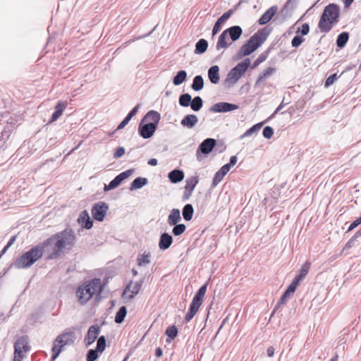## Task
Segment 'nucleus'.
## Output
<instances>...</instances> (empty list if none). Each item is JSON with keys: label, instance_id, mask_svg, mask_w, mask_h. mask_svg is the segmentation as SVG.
Masks as SVG:
<instances>
[{"label": "nucleus", "instance_id": "obj_46", "mask_svg": "<svg viewBox=\"0 0 361 361\" xmlns=\"http://www.w3.org/2000/svg\"><path fill=\"white\" fill-rule=\"evenodd\" d=\"M134 172H135V169H129L126 171H124L120 173L116 177L117 179H118L119 182L121 184L123 180H125L126 179L129 178L130 176H132Z\"/></svg>", "mask_w": 361, "mask_h": 361}, {"label": "nucleus", "instance_id": "obj_53", "mask_svg": "<svg viewBox=\"0 0 361 361\" xmlns=\"http://www.w3.org/2000/svg\"><path fill=\"white\" fill-rule=\"evenodd\" d=\"M66 337H68L69 338H76V335L72 329H68L63 333L58 335L55 338H66Z\"/></svg>", "mask_w": 361, "mask_h": 361}, {"label": "nucleus", "instance_id": "obj_5", "mask_svg": "<svg viewBox=\"0 0 361 361\" xmlns=\"http://www.w3.org/2000/svg\"><path fill=\"white\" fill-rule=\"evenodd\" d=\"M242 35L243 29L240 25H233L225 29L218 37L216 50L228 49L233 42L239 39Z\"/></svg>", "mask_w": 361, "mask_h": 361}, {"label": "nucleus", "instance_id": "obj_33", "mask_svg": "<svg viewBox=\"0 0 361 361\" xmlns=\"http://www.w3.org/2000/svg\"><path fill=\"white\" fill-rule=\"evenodd\" d=\"M194 214V207L192 204H185L182 209L183 218L185 221L192 220Z\"/></svg>", "mask_w": 361, "mask_h": 361}, {"label": "nucleus", "instance_id": "obj_23", "mask_svg": "<svg viewBox=\"0 0 361 361\" xmlns=\"http://www.w3.org/2000/svg\"><path fill=\"white\" fill-rule=\"evenodd\" d=\"M220 68L217 65H213L207 71L208 78L212 84L216 85L220 81Z\"/></svg>", "mask_w": 361, "mask_h": 361}, {"label": "nucleus", "instance_id": "obj_42", "mask_svg": "<svg viewBox=\"0 0 361 361\" xmlns=\"http://www.w3.org/2000/svg\"><path fill=\"white\" fill-rule=\"evenodd\" d=\"M204 102L200 96H195L192 98V102L190 105V107L193 111H199L203 106Z\"/></svg>", "mask_w": 361, "mask_h": 361}, {"label": "nucleus", "instance_id": "obj_24", "mask_svg": "<svg viewBox=\"0 0 361 361\" xmlns=\"http://www.w3.org/2000/svg\"><path fill=\"white\" fill-rule=\"evenodd\" d=\"M142 120L145 121L150 120L151 121H149L148 123L154 124V126L158 128V125L161 120V114L157 111L149 110L145 114Z\"/></svg>", "mask_w": 361, "mask_h": 361}, {"label": "nucleus", "instance_id": "obj_36", "mask_svg": "<svg viewBox=\"0 0 361 361\" xmlns=\"http://www.w3.org/2000/svg\"><path fill=\"white\" fill-rule=\"evenodd\" d=\"M151 253L149 252H144L139 254L137 257V264L139 267H143L151 262Z\"/></svg>", "mask_w": 361, "mask_h": 361}, {"label": "nucleus", "instance_id": "obj_6", "mask_svg": "<svg viewBox=\"0 0 361 361\" xmlns=\"http://www.w3.org/2000/svg\"><path fill=\"white\" fill-rule=\"evenodd\" d=\"M208 286V281L202 285L195 292L190 304L187 313L183 319L184 323H188L195 316L202 305Z\"/></svg>", "mask_w": 361, "mask_h": 361}, {"label": "nucleus", "instance_id": "obj_31", "mask_svg": "<svg viewBox=\"0 0 361 361\" xmlns=\"http://www.w3.org/2000/svg\"><path fill=\"white\" fill-rule=\"evenodd\" d=\"M100 332V327L97 324L91 325L87 331V333L84 338H106L104 336H99Z\"/></svg>", "mask_w": 361, "mask_h": 361}, {"label": "nucleus", "instance_id": "obj_26", "mask_svg": "<svg viewBox=\"0 0 361 361\" xmlns=\"http://www.w3.org/2000/svg\"><path fill=\"white\" fill-rule=\"evenodd\" d=\"M185 175L183 170L175 169L168 173V178L171 183H178L184 179Z\"/></svg>", "mask_w": 361, "mask_h": 361}, {"label": "nucleus", "instance_id": "obj_63", "mask_svg": "<svg viewBox=\"0 0 361 361\" xmlns=\"http://www.w3.org/2000/svg\"><path fill=\"white\" fill-rule=\"evenodd\" d=\"M286 105V104L283 102V100L282 102L278 106V107L275 109V111L273 112V114L267 118L268 121L270 119H272L275 117V116L283 108V106Z\"/></svg>", "mask_w": 361, "mask_h": 361}, {"label": "nucleus", "instance_id": "obj_39", "mask_svg": "<svg viewBox=\"0 0 361 361\" xmlns=\"http://www.w3.org/2000/svg\"><path fill=\"white\" fill-rule=\"evenodd\" d=\"M127 314V307L124 305L119 307L118 310L116 312L115 317H114V322L116 324H121L126 317Z\"/></svg>", "mask_w": 361, "mask_h": 361}, {"label": "nucleus", "instance_id": "obj_40", "mask_svg": "<svg viewBox=\"0 0 361 361\" xmlns=\"http://www.w3.org/2000/svg\"><path fill=\"white\" fill-rule=\"evenodd\" d=\"M192 102V96L189 93H183L179 96L178 103L183 107H188Z\"/></svg>", "mask_w": 361, "mask_h": 361}, {"label": "nucleus", "instance_id": "obj_55", "mask_svg": "<svg viewBox=\"0 0 361 361\" xmlns=\"http://www.w3.org/2000/svg\"><path fill=\"white\" fill-rule=\"evenodd\" d=\"M106 286V283L102 282L99 288L97 290L96 293L94 294V302L99 303L102 300V293L104 291Z\"/></svg>", "mask_w": 361, "mask_h": 361}, {"label": "nucleus", "instance_id": "obj_10", "mask_svg": "<svg viewBox=\"0 0 361 361\" xmlns=\"http://www.w3.org/2000/svg\"><path fill=\"white\" fill-rule=\"evenodd\" d=\"M157 130V128L154 124H151L142 119L138 124L137 132L139 135L143 139L152 137Z\"/></svg>", "mask_w": 361, "mask_h": 361}, {"label": "nucleus", "instance_id": "obj_48", "mask_svg": "<svg viewBox=\"0 0 361 361\" xmlns=\"http://www.w3.org/2000/svg\"><path fill=\"white\" fill-rule=\"evenodd\" d=\"M167 338H176L178 334V329L175 325L169 326L165 332Z\"/></svg>", "mask_w": 361, "mask_h": 361}, {"label": "nucleus", "instance_id": "obj_17", "mask_svg": "<svg viewBox=\"0 0 361 361\" xmlns=\"http://www.w3.org/2000/svg\"><path fill=\"white\" fill-rule=\"evenodd\" d=\"M77 222L79 225H80L81 228L78 230V232L80 231V230L85 228V229H91L93 227V220L91 219L90 214L85 209L82 211L79 216L77 219Z\"/></svg>", "mask_w": 361, "mask_h": 361}, {"label": "nucleus", "instance_id": "obj_16", "mask_svg": "<svg viewBox=\"0 0 361 361\" xmlns=\"http://www.w3.org/2000/svg\"><path fill=\"white\" fill-rule=\"evenodd\" d=\"M295 8L291 5L284 4L283 7L281 8L277 16L275 17L274 21H278L279 23H283L288 18H290Z\"/></svg>", "mask_w": 361, "mask_h": 361}, {"label": "nucleus", "instance_id": "obj_37", "mask_svg": "<svg viewBox=\"0 0 361 361\" xmlns=\"http://www.w3.org/2000/svg\"><path fill=\"white\" fill-rule=\"evenodd\" d=\"M187 78V72L185 70L178 71L173 78V83L175 86L181 85Z\"/></svg>", "mask_w": 361, "mask_h": 361}, {"label": "nucleus", "instance_id": "obj_49", "mask_svg": "<svg viewBox=\"0 0 361 361\" xmlns=\"http://www.w3.org/2000/svg\"><path fill=\"white\" fill-rule=\"evenodd\" d=\"M341 75H338L336 73L329 75L324 81V87L329 88L340 78Z\"/></svg>", "mask_w": 361, "mask_h": 361}, {"label": "nucleus", "instance_id": "obj_25", "mask_svg": "<svg viewBox=\"0 0 361 361\" xmlns=\"http://www.w3.org/2000/svg\"><path fill=\"white\" fill-rule=\"evenodd\" d=\"M198 123V118L195 114H187L180 121V125L186 128L191 129Z\"/></svg>", "mask_w": 361, "mask_h": 361}, {"label": "nucleus", "instance_id": "obj_19", "mask_svg": "<svg viewBox=\"0 0 361 361\" xmlns=\"http://www.w3.org/2000/svg\"><path fill=\"white\" fill-rule=\"evenodd\" d=\"M30 350L27 340H16L14 343V355L15 357L23 358L24 353H27Z\"/></svg>", "mask_w": 361, "mask_h": 361}, {"label": "nucleus", "instance_id": "obj_64", "mask_svg": "<svg viewBox=\"0 0 361 361\" xmlns=\"http://www.w3.org/2000/svg\"><path fill=\"white\" fill-rule=\"evenodd\" d=\"M192 192L193 191H190L188 189H184V192H183V194L182 198H181L182 201L183 202L188 201L190 199V197H191Z\"/></svg>", "mask_w": 361, "mask_h": 361}, {"label": "nucleus", "instance_id": "obj_12", "mask_svg": "<svg viewBox=\"0 0 361 361\" xmlns=\"http://www.w3.org/2000/svg\"><path fill=\"white\" fill-rule=\"evenodd\" d=\"M239 109V105L227 102H220L213 104L209 108V111L214 113H227Z\"/></svg>", "mask_w": 361, "mask_h": 361}, {"label": "nucleus", "instance_id": "obj_20", "mask_svg": "<svg viewBox=\"0 0 361 361\" xmlns=\"http://www.w3.org/2000/svg\"><path fill=\"white\" fill-rule=\"evenodd\" d=\"M173 242L172 235L167 232L160 234L158 246L160 250L164 251L168 250Z\"/></svg>", "mask_w": 361, "mask_h": 361}, {"label": "nucleus", "instance_id": "obj_34", "mask_svg": "<svg viewBox=\"0 0 361 361\" xmlns=\"http://www.w3.org/2000/svg\"><path fill=\"white\" fill-rule=\"evenodd\" d=\"M204 81L202 75H197L192 79L191 88L195 91L199 92L204 88Z\"/></svg>", "mask_w": 361, "mask_h": 361}, {"label": "nucleus", "instance_id": "obj_57", "mask_svg": "<svg viewBox=\"0 0 361 361\" xmlns=\"http://www.w3.org/2000/svg\"><path fill=\"white\" fill-rule=\"evenodd\" d=\"M126 152V149L123 147H117L115 150H114V154H113V157L114 159H119L121 158L122 156L124 155Z\"/></svg>", "mask_w": 361, "mask_h": 361}, {"label": "nucleus", "instance_id": "obj_15", "mask_svg": "<svg viewBox=\"0 0 361 361\" xmlns=\"http://www.w3.org/2000/svg\"><path fill=\"white\" fill-rule=\"evenodd\" d=\"M278 6L276 5L269 7L257 20L259 25H265L269 23L275 16H277Z\"/></svg>", "mask_w": 361, "mask_h": 361}, {"label": "nucleus", "instance_id": "obj_56", "mask_svg": "<svg viewBox=\"0 0 361 361\" xmlns=\"http://www.w3.org/2000/svg\"><path fill=\"white\" fill-rule=\"evenodd\" d=\"M274 133V130L272 127L269 126H265L262 130V135L264 138L270 139L272 137Z\"/></svg>", "mask_w": 361, "mask_h": 361}, {"label": "nucleus", "instance_id": "obj_54", "mask_svg": "<svg viewBox=\"0 0 361 361\" xmlns=\"http://www.w3.org/2000/svg\"><path fill=\"white\" fill-rule=\"evenodd\" d=\"M43 309L37 310L31 314L29 320L30 321V322H32L33 323L39 322L40 319L43 317Z\"/></svg>", "mask_w": 361, "mask_h": 361}, {"label": "nucleus", "instance_id": "obj_4", "mask_svg": "<svg viewBox=\"0 0 361 361\" xmlns=\"http://www.w3.org/2000/svg\"><path fill=\"white\" fill-rule=\"evenodd\" d=\"M102 283L100 278L94 277L80 284L75 290L78 302L81 305H86L93 298Z\"/></svg>", "mask_w": 361, "mask_h": 361}, {"label": "nucleus", "instance_id": "obj_60", "mask_svg": "<svg viewBox=\"0 0 361 361\" xmlns=\"http://www.w3.org/2000/svg\"><path fill=\"white\" fill-rule=\"evenodd\" d=\"M357 242V240L354 238L353 235L348 240V242L345 243L344 248L345 250H349L352 247H353L355 245V243Z\"/></svg>", "mask_w": 361, "mask_h": 361}, {"label": "nucleus", "instance_id": "obj_13", "mask_svg": "<svg viewBox=\"0 0 361 361\" xmlns=\"http://www.w3.org/2000/svg\"><path fill=\"white\" fill-rule=\"evenodd\" d=\"M73 341L74 340H54L51 348V361H55L60 353L64 350L65 346L73 343Z\"/></svg>", "mask_w": 361, "mask_h": 361}, {"label": "nucleus", "instance_id": "obj_41", "mask_svg": "<svg viewBox=\"0 0 361 361\" xmlns=\"http://www.w3.org/2000/svg\"><path fill=\"white\" fill-rule=\"evenodd\" d=\"M198 183L199 177L197 176H190L185 180L184 189H188L190 191H193Z\"/></svg>", "mask_w": 361, "mask_h": 361}, {"label": "nucleus", "instance_id": "obj_51", "mask_svg": "<svg viewBox=\"0 0 361 361\" xmlns=\"http://www.w3.org/2000/svg\"><path fill=\"white\" fill-rule=\"evenodd\" d=\"M120 185H121V183L119 182L118 179H117L116 177H115L113 180H111L109 183V184L104 185V190L105 192H106V191L114 190V189L116 188L117 187H118Z\"/></svg>", "mask_w": 361, "mask_h": 361}, {"label": "nucleus", "instance_id": "obj_44", "mask_svg": "<svg viewBox=\"0 0 361 361\" xmlns=\"http://www.w3.org/2000/svg\"><path fill=\"white\" fill-rule=\"evenodd\" d=\"M172 226V234L174 236H179L182 235L186 230V226L182 223L173 224Z\"/></svg>", "mask_w": 361, "mask_h": 361}, {"label": "nucleus", "instance_id": "obj_11", "mask_svg": "<svg viewBox=\"0 0 361 361\" xmlns=\"http://www.w3.org/2000/svg\"><path fill=\"white\" fill-rule=\"evenodd\" d=\"M298 287L292 284L291 283L288 286L286 289L283 292L280 298L277 301L275 305L274 310H272L270 317H273L275 312L280 308L281 305H283L286 303L288 299L290 298V295L294 293Z\"/></svg>", "mask_w": 361, "mask_h": 361}, {"label": "nucleus", "instance_id": "obj_45", "mask_svg": "<svg viewBox=\"0 0 361 361\" xmlns=\"http://www.w3.org/2000/svg\"><path fill=\"white\" fill-rule=\"evenodd\" d=\"M134 172H135V169H129L126 171H124L120 173L116 177L117 179H118L119 182L121 184L123 180H125L126 179L129 178L130 176H132Z\"/></svg>", "mask_w": 361, "mask_h": 361}, {"label": "nucleus", "instance_id": "obj_18", "mask_svg": "<svg viewBox=\"0 0 361 361\" xmlns=\"http://www.w3.org/2000/svg\"><path fill=\"white\" fill-rule=\"evenodd\" d=\"M311 263L308 261L305 262L298 271V273L295 276L293 279L291 283L298 287L301 281L305 278L307 275L310 269Z\"/></svg>", "mask_w": 361, "mask_h": 361}, {"label": "nucleus", "instance_id": "obj_43", "mask_svg": "<svg viewBox=\"0 0 361 361\" xmlns=\"http://www.w3.org/2000/svg\"><path fill=\"white\" fill-rule=\"evenodd\" d=\"M144 283V278L141 279L140 281L135 282L134 286L133 287L130 293L127 296L128 300H132L134 297L138 294L142 284Z\"/></svg>", "mask_w": 361, "mask_h": 361}, {"label": "nucleus", "instance_id": "obj_7", "mask_svg": "<svg viewBox=\"0 0 361 361\" xmlns=\"http://www.w3.org/2000/svg\"><path fill=\"white\" fill-rule=\"evenodd\" d=\"M250 65L251 61L249 58H245L236 64L227 74L224 81L225 86L226 87L233 86L245 73Z\"/></svg>", "mask_w": 361, "mask_h": 361}, {"label": "nucleus", "instance_id": "obj_14", "mask_svg": "<svg viewBox=\"0 0 361 361\" xmlns=\"http://www.w3.org/2000/svg\"><path fill=\"white\" fill-rule=\"evenodd\" d=\"M97 347L95 349H90L86 355V361H95L99 355L102 354L106 348V340H97Z\"/></svg>", "mask_w": 361, "mask_h": 361}, {"label": "nucleus", "instance_id": "obj_35", "mask_svg": "<svg viewBox=\"0 0 361 361\" xmlns=\"http://www.w3.org/2000/svg\"><path fill=\"white\" fill-rule=\"evenodd\" d=\"M271 49V47H269L264 51H263L262 54H260L258 56V57L253 61L252 64L250 65L251 68L255 69L259 64H261L262 63L265 61L269 55Z\"/></svg>", "mask_w": 361, "mask_h": 361}, {"label": "nucleus", "instance_id": "obj_47", "mask_svg": "<svg viewBox=\"0 0 361 361\" xmlns=\"http://www.w3.org/2000/svg\"><path fill=\"white\" fill-rule=\"evenodd\" d=\"M276 68L274 67H267L262 72H261L258 75L263 80H265L267 78L270 77L274 73H276Z\"/></svg>", "mask_w": 361, "mask_h": 361}, {"label": "nucleus", "instance_id": "obj_8", "mask_svg": "<svg viewBox=\"0 0 361 361\" xmlns=\"http://www.w3.org/2000/svg\"><path fill=\"white\" fill-rule=\"evenodd\" d=\"M217 145V140L214 138L208 137L204 139L197 147L196 150L197 160L200 161L202 159V155H209Z\"/></svg>", "mask_w": 361, "mask_h": 361}, {"label": "nucleus", "instance_id": "obj_29", "mask_svg": "<svg viewBox=\"0 0 361 361\" xmlns=\"http://www.w3.org/2000/svg\"><path fill=\"white\" fill-rule=\"evenodd\" d=\"M268 122V119L264 120L262 122H259L257 123L254 124L250 128H249L240 137V139L242 140L244 137H250L252 135L255 133H257L261 128L263 126V125Z\"/></svg>", "mask_w": 361, "mask_h": 361}, {"label": "nucleus", "instance_id": "obj_28", "mask_svg": "<svg viewBox=\"0 0 361 361\" xmlns=\"http://www.w3.org/2000/svg\"><path fill=\"white\" fill-rule=\"evenodd\" d=\"M148 184V179L145 177H137L130 183L129 190L134 191L143 188Z\"/></svg>", "mask_w": 361, "mask_h": 361}, {"label": "nucleus", "instance_id": "obj_3", "mask_svg": "<svg viewBox=\"0 0 361 361\" xmlns=\"http://www.w3.org/2000/svg\"><path fill=\"white\" fill-rule=\"evenodd\" d=\"M341 7L336 3L326 5L319 18L318 28L322 32H329L339 22Z\"/></svg>", "mask_w": 361, "mask_h": 361}, {"label": "nucleus", "instance_id": "obj_1", "mask_svg": "<svg viewBox=\"0 0 361 361\" xmlns=\"http://www.w3.org/2000/svg\"><path fill=\"white\" fill-rule=\"evenodd\" d=\"M76 240L74 231L68 226L24 252L10 264L8 269L12 267L17 269H29L46 252L49 253L47 259H57L63 250H70L75 245Z\"/></svg>", "mask_w": 361, "mask_h": 361}, {"label": "nucleus", "instance_id": "obj_62", "mask_svg": "<svg viewBox=\"0 0 361 361\" xmlns=\"http://www.w3.org/2000/svg\"><path fill=\"white\" fill-rule=\"evenodd\" d=\"M10 129L7 130L6 128H4L1 133V135H0V141L1 140H3L4 142L7 140L8 139V137H10Z\"/></svg>", "mask_w": 361, "mask_h": 361}, {"label": "nucleus", "instance_id": "obj_58", "mask_svg": "<svg viewBox=\"0 0 361 361\" xmlns=\"http://www.w3.org/2000/svg\"><path fill=\"white\" fill-rule=\"evenodd\" d=\"M360 224H361V219L360 217H357L356 219H355L354 221H353L350 223V224L349 225L346 232L348 233V232L352 231L355 228L359 226Z\"/></svg>", "mask_w": 361, "mask_h": 361}, {"label": "nucleus", "instance_id": "obj_59", "mask_svg": "<svg viewBox=\"0 0 361 361\" xmlns=\"http://www.w3.org/2000/svg\"><path fill=\"white\" fill-rule=\"evenodd\" d=\"M226 149V146L222 140L217 141V145L215 147L214 149L219 153L224 152Z\"/></svg>", "mask_w": 361, "mask_h": 361}, {"label": "nucleus", "instance_id": "obj_21", "mask_svg": "<svg viewBox=\"0 0 361 361\" xmlns=\"http://www.w3.org/2000/svg\"><path fill=\"white\" fill-rule=\"evenodd\" d=\"M232 11H226L215 22L212 28V36L216 35L221 30L223 25L231 18Z\"/></svg>", "mask_w": 361, "mask_h": 361}, {"label": "nucleus", "instance_id": "obj_61", "mask_svg": "<svg viewBox=\"0 0 361 361\" xmlns=\"http://www.w3.org/2000/svg\"><path fill=\"white\" fill-rule=\"evenodd\" d=\"M133 283V281H130L125 287L123 291V293H122V298H126L127 299V296L128 295L129 293H130V291L132 290H130V287H131V285Z\"/></svg>", "mask_w": 361, "mask_h": 361}, {"label": "nucleus", "instance_id": "obj_30", "mask_svg": "<svg viewBox=\"0 0 361 361\" xmlns=\"http://www.w3.org/2000/svg\"><path fill=\"white\" fill-rule=\"evenodd\" d=\"M208 47L209 43L207 40L204 38H201L195 43L194 54L202 55L206 52Z\"/></svg>", "mask_w": 361, "mask_h": 361}, {"label": "nucleus", "instance_id": "obj_52", "mask_svg": "<svg viewBox=\"0 0 361 361\" xmlns=\"http://www.w3.org/2000/svg\"><path fill=\"white\" fill-rule=\"evenodd\" d=\"M305 38L298 34L294 36L291 40V46L294 48H298L304 42Z\"/></svg>", "mask_w": 361, "mask_h": 361}, {"label": "nucleus", "instance_id": "obj_38", "mask_svg": "<svg viewBox=\"0 0 361 361\" xmlns=\"http://www.w3.org/2000/svg\"><path fill=\"white\" fill-rule=\"evenodd\" d=\"M227 173L221 167L214 174L211 188H214L222 180Z\"/></svg>", "mask_w": 361, "mask_h": 361}, {"label": "nucleus", "instance_id": "obj_32", "mask_svg": "<svg viewBox=\"0 0 361 361\" xmlns=\"http://www.w3.org/2000/svg\"><path fill=\"white\" fill-rule=\"evenodd\" d=\"M350 37L348 32L344 31L340 33L336 38V44L338 49H341L345 47Z\"/></svg>", "mask_w": 361, "mask_h": 361}, {"label": "nucleus", "instance_id": "obj_50", "mask_svg": "<svg viewBox=\"0 0 361 361\" xmlns=\"http://www.w3.org/2000/svg\"><path fill=\"white\" fill-rule=\"evenodd\" d=\"M310 32V25L307 23H304L300 27H298L295 33L303 37L307 35Z\"/></svg>", "mask_w": 361, "mask_h": 361}, {"label": "nucleus", "instance_id": "obj_2", "mask_svg": "<svg viewBox=\"0 0 361 361\" xmlns=\"http://www.w3.org/2000/svg\"><path fill=\"white\" fill-rule=\"evenodd\" d=\"M272 30L269 25L259 29L240 47L233 59L238 61L252 54L264 43Z\"/></svg>", "mask_w": 361, "mask_h": 361}, {"label": "nucleus", "instance_id": "obj_22", "mask_svg": "<svg viewBox=\"0 0 361 361\" xmlns=\"http://www.w3.org/2000/svg\"><path fill=\"white\" fill-rule=\"evenodd\" d=\"M67 106V103L63 101H59L55 106L54 111L52 113L47 124L52 123L56 121L62 115L63 111Z\"/></svg>", "mask_w": 361, "mask_h": 361}, {"label": "nucleus", "instance_id": "obj_27", "mask_svg": "<svg viewBox=\"0 0 361 361\" xmlns=\"http://www.w3.org/2000/svg\"><path fill=\"white\" fill-rule=\"evenodd\" d=\"M180 221L181 215L180 209L176 208L172 209L168 216L167 224L172 226L173 224H178Z\"/></svg>", "mask_w": 361, "mask_h": 361}, {"label": "nucleus", "instance_id": "obj_9", "mask_svg": "<svg viewBox=\"0 0 361 361\" xmlns=\"http://www.w3.org/2000/svg\"><path fill=\"white\" fill-rule=\"evenodd\" d=\"M109 204L104 202H97L94 203L91 209V214L94 220L102 222L109 210Z\"/></svg>", "mask_w": 361, "mask_h": 361}]
</instances>
